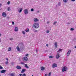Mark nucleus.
Here are the masks:
<instances>
[{
  "label": "nucleus",
  "mask_w": 76,
  "mask_h": 76,
  "mask_svg": "<svg viewBox=\"0 0 76 76\" xmlns=\"http://www.w3.org/2000/svg\"><path fill=\"white\" fill-rule=\"evenodd\" d=\"M0 42H1V39H0Z\"/></svg>",
  "instance_id": "55"
},
{
  "label": "nucleus",
  "mask_w": 76,
  "mask_h": 76,
  "mask_svg": "<svg viewBox=\"0 0 76 76\" xmlns=\"http://www.w3.org/2000/svg\"><path fill=\"white\" fill-rule=\"evenodd\" d=\"M22 33L24 34L25 35V31H22Z\"/></svg>",
  "instance_id": "28"
},
{
  "label": "nucleus",
  "mask_w": 76,
  "mask_h": 76,
  "mask_svg": "<svg viewBox=\"0 0 76 76\" xmlns=\"http://www.w3.org/2000/svg\"><path fill=\"white\" fill-rule=\"evenodd\" d=\"M63 1L64 3H67V0H63Z\"/></svg>",
  "instance_id": "22"
},
{
  "label": "nucleus",
  "mask_w": 76,
  "mask_h": 76,
  "mask_svg": "<svg viewBox=\"0 0 76 76\" xmlns=\"http://www.w3.org/2000/svg\"><path fill=\"white\" fill-rule=\"evenodd\" d=\"M60 5H61V3L60 2H59L58 5V6H60Z\"/></svg>",
  "instance_id": "26"
},
{
  "label": "nucleus",
  "mask_w": 76,
  "mask_h": 76,
  "mask_svg": "<svg viewBox=\"0 0 76 76\" xmlns=\"http://www.w3.org/2000/svg\"><path fill=\"white\" fill-rule=\"evenodd\" d=\"M55 45L56 48L57 47V42H56L55 43Z\"/></svg>",
  "instance_id": "19"
},
{
  "label": "nucleus",
  "mask_w": 76,
  "mask_h": 76,
  "mask_svg": "<svg viewBox=\"0 0 76 76\" xmlns=\"http://www.w3.org/2000/svg\"><path fill=\"white\" fill-rule=\"evenodd\" d=\"M57 67V65L56 64H53L52 65V68H55V67Z\"/></svg>",
  "instance_id": "4"
},
{
  "label": "nucleus",
  "mask_w": 76,
  "mask_h": 76,
  "mask_svg": "<svg viewBox=\"0 0 76 76\" xmlns=\"http://www.w3.org/2000/svg\"><path fill=\"white\" fill-rule=\"evenodd\" d=\"M6 60H7V61H8V60H9V59H8V58H6Z\"/></svg>",
  "instance_id": "47"
},
{
  "label": "nucleus",
  "mask_w": 76,
  "mask_h": 76,
  "mask_svg": "<svg viewBox=\"0 0 76 76\" xmlns=\"http://www.w3.org/2000/svg\"><path fill=\"white\" fill-rule=\"evenodd\" d=\"M2 16L4 17H6L7 15L5 12H3L2 14Z\"/></svg>",
  "instance_id": "8"
},
{
  "label": "nucleus",
  "mask_w": 76,
  "mask_h": 76,
  "mask_svg": "<svg viewBox=\"0 0 76 76\" xmlns=\"http://www.w3.org/2000/svg\"><path fill=\"white\" fill-rule=\"evenodd\" d=\"M20 47V48H21V47Z\"/></svg>",
  "instance_id": "59"
},
{
  "label": "nucleus",
  "mask_w": 76,
  "mask_h": 76,
  "mask_svg": "<svg viewBox=\"0 0 76 76\" xmlns=\"http://www.w3.org/2000/svg\"><path fill=\"white\" fill-rule=\"evenodd\" d=\"M23 60V61L25 62L28 61V58L26 57H24L22 58Z\"/></svg>",
  "instance_id": "2"
},
{
  "label": "nucleus",
  "mask_w": 76,
  "mask_h": 76,
  "mask_svg": "<svg viewBox=\"0 0 76 76\" xmlns=\"http://www.w3.org/2000/svg\"><path fill=\"white\" fill-rule=\"evenodd\" d=\"M11 50V47H9L8 49V51H10Z\"/></svg>",
  "instance_id": "24"
},
{
  "label": "nucleus",
  "mask_w": 76,
  "mask_h": 76,
  "mask_svg": "<svg viewBox=\"0 0 76 76\" xmlns=\"http://www.w3.org/2000/svg\"><path fill=\"white\" fill-rule=\"evenodd\" d=\"M20 10L19 11H18V12L19 13H20L21 12H22V11L23 9L21 8L20 9H19V10Z\"/></svg>",
  "instance_id": "18"
},
{
  "label": "nucleus",
  "mask_w": 76,
  "mask_h": 76,
  "mask_svg": "<svg viewBox=\"0 0 76 76\" xmlns=\"http://www.w3.org/2000/svg\"><path fill=\"white\" fill-rule=\"evenodd\" d=\"M75 0H71V1H75Z\"/></svg>",
  "instance_id": "45"
},
{
  "label": "nucleus",
  "mask_w": 76,
  "mask_h": 76,
  "mask_svg": "<svg viewBox=\"0 0 76 76\" xmlns=\"http://www.w3.org/2000/svg\"><path fill=\"white\" fill-rule=\"evenodd\" d=\"M29 56V54H27L26 55V56Z\"/></svg>",
  "instance_id": "49"
},
{
  "label": "nucleus",
  "mask_w": 76,
  "mask_h": 76,
  "mask_svg": "<svg viewBox=\"0 0 76 76\" xmlns=\"http://www.w3.org/2000/svg\"><path fill=\"white\" fill-rule=\"evenodd\" d=\"M12 25H14L15 24V22H14L12 21Z\"/></svg>",
  "instance_id": "38"
},
{
  "label": "nucleus",
  "mask_w": 76,
  "mask_h": 76,
  "mask_svg": "<svg viewBox=\"0 0 76 76\" xmlns=\"http://www.w3.org/2000/svg\"><path fill=\"white\" fill-rule=\"evenodd\" d=\"M13 38H11L10 39V40H13Z\"/></svg>",
  "instance_id": "40"
},
{
  "label": "nucleus",
  "mask_w": 76,
  "mask_h": 76,
  "mask_svg": "<svg viewBox=\"0 0 76 76\" xmlns=\"http://www.w3.org/2000/svg\"><path fill=\"white\" fill-rule=\"evenodd\" d=\"M46 33H47V34H48V33H49V31L47 30L46 31Z\"/></svg>",
  "instance_id": "37"
},
{
  "label": "nucleus",
  "mask_w": 76,
  "mask_h": 76,
  "mask_svg": "<svg viewBox=\"0 0 76 76\" xmlns=\"http://www.w3.org/2000/svg\"><path fill=\"white\" fill-rule=\"evenodd\" d=\"M10 7H8L7 8V10H8V11H10Z\"/></svg>",
  "instance_id": "21"
},
{
  "label": "nucleus",
  "mask_w": 76,
  "mask_h": 76,
  "mask_svg": "<svg viewBox=\"0 0 76 76\" xmlns=\"http://www.w3.org/2000/svg\"><path fill=\"white\" fill-rule=\"evenodd\" d=\"M8 63H9V62H8V61H6L5 62L6 64H8Z\"/></svg>",
  "instance_id": "29"
},
{
  "label": "nucleus",
  "mask_w": 76,
  "mask_h": 76,
  "mask_svg": "<svg viewBox=\"0 0 76 76\" xmlns=\"http://www.w3.org/2000/svg\"><path fill=\"white\" fill-rule=\"evenodd\" d=\"M16 68L17 69H18L19 70H20L21 69H22V67L19 65H17L16 66Z\"/></svg>",
  "instance_id": "9"
},
{
  "label": "nucleus",
  "mask_w": 76,
  "mask_h": 76,
  "mask_svg": "<svg viewBox=\"0 0 76 76\" xmlns=\"http://www.w3.org/2000/svg\"><path fill=\"white\" fill-rule=\"evenodd\" d=\"M67 67L66 66H64L62 69V72H64V71H67Z\"/></svg>",
  "instance_id": "3"
},
{
  "label": "nucleus",
  "mask_w": 76,
  "mask_h": 76,
  "mask_svg": "<svg viewBox=\"0 0 76 76\" xmlns=\"http://www.w3.org/2000/svg\"><path fill=\"white\" fill-rule=\"evenodd\" d=\"M1 34L0 33V37H1Z\"/></svg>",
  "instance_id": "54"
},
{
  "label": "nucleus",
  "mask_w": 76,
  "mask_h": 76,
  "mask_svg": "<svg viewBox=\"0 0 76 76\" xmlns=\"http://www.w3.org/2000/svg\"><path fill=\"white\" fill-rule=\"evenodd\" d=\"M8 75L10 76H15V74L14 73H10L8 74Z\"/></svg>",
  "instance_id": "6"
},
{
  "label": "nucleus",
  "mask_w": 76,
  "mask_h": 76,
  "mask_svg": "<svg viewBox=\"0 0 76 76\" xmlns=\"http://www.w3.org/2000/svg\"><path fill=\"white\" fill-rule=\"evenodd\" d=\"M19 75H20V76H22V74H19Z\"/></svg>",
  "instance_id": "44"
},
{
  "label": "nucleus",
  "mask_w": 76,
  "mask_h": 76,
  "mask_svg": "<svg viewBox=\"0 0 76 76\" xmlns=\"http://www.w3.org/2000/svg\"><path fill=\"white\" fill-rule=\"evenodd\" d=\"M70 53H71V50H69L67 52V56H68V57H69V55H70Z\"/></svg>",
  "instance_id": "5"
},
{
  "label": "nucleus",
  "mask_w": 76,
  "mask_h": 76,
  "mask_svg": "<svg viewBox=\"0 0 76 76\" xmlns=\"http://www.w3.org/2000/svg\"><path fill=\"white\" fill-rule=\"evenodd\" d=\"M45 76H47V74H46L45 75Z\"/></svg>",
  "instance_id": "48"
},
{
  "label": "nucleus",
  "mask_w": 76,
  "mask_h": 76,
  "mask_svg": "<svg viewBox=\"0 0 76 76\" xmlns=\"http://www.w3.org/2000/svg\"><path fill=\"white\" fill-rule=\"evenodd\" d=\"M21 64H23V65H24V64H25V63L21 62Z\"/></svg>",
  "instance_id": "35"
},
{
  "label": "nucleus",
  "mask_w": 76,
  "mask_h": 76,
  "mask_svg": "<svg viewBox=\"0 0 76 76\" xmlns=\"http://www.w3.org/2000/svg\"><path fill=\"white\" fill-rule=\"evenodd\" d=\"M3 68L1 65H0V69H3Z\"/></svg>",
  "instance_id": "32"
},
{
  "label": "nucleus",
  "mask_w": 76,
  "mask_h": 76,
  "mask_svg": "<svg viewBox=\"0 0 76 76\" xmlns=\"http://www.w3.org/2000/svg\"><path fill=\"white\" fill-rule=\"evenodd\" d=\"M36 52L37 53H38V50L37 49H36Z\"/></svg>",
  "instance_id": "41"
},
{
  "label": "nucleus",
  "mask_w": 76,
  "mask_h": 76,
  "mask_svg": "<svg viewBox=\"0 0 76 76\" xmlns=\"http://www.w3.org/2000/svg\"><path fill=\"white\" fill-rule=\"evenodd\" d=\"M41 70H42V71H43L44 70H45V68H44V67L42 66L41 68Z\"/></svg>",
  "instance_id": "15"
},
{
  "label": "nucleus",
  "mask_w": 76,
  "mask_h": 76,
  "mask_svg": "<svg viewBox=\"0 0 76 76\" xmlns=\"http://www.w3.org/2000/svg\"><path fill=\"white\" fill-rule=\"evenodd\" d=\"M50 23V22H47V23Z\"/></svg>",
  "instance_id": "52"
},
{
  "label": "nucleus",
  "mask_w": 76,
  "mask_h": 76,
  "mask_svg": "<svg viewBox=\"0 0 76 76\" xmlns=\"http://www.w3.org/2000/svg\"><path fill=\"white\" fill-rule=\"evenodd\" d=\"M11 64H12V65H13V64H13V63L12 62Z\"/></svg>",
  "instance_id": "46"
},
{
  "label": "nucleus",
  "mask_w": 76,
  "mask_h": 76,
  "mask_svg": "<svg viewBox=\"0 0 76 76\" xmlns=\"http://www.w3.org/2000/svg\"><path fill=\"white\" fill-rule=\"evenodd\" d=\"M7 4H10V1H8L7 3Z\"/></svg>",
  "instance_id": "36"
},
{
  "label": "nucleus",
  "mask_w": 76,
  "mask_h": 76,
  "mask_svg": "<svg viewBox=\"0 0 76 76\" xmlns=\"http://www.w3.org/2000/svg\"><path fill=\"white\" fill-rule=\"evenodd\" d=\"M37 12V13H39V11H38Z\"/></svg>",
  "instance_id": "51"
},
{
  "label": "nucleus",
  "mask_w": 76,
  "mask_h": 76,
  "mask_svg": "<svg viewBox=\"0 0 76 76\" xmlns=\"http://www.w3.org/2000/svg\"><path fill=\"white\" fill-rule=\"evenodd\" d=\"M25 71H26V69H23L21 71L22 73H24Z\"/></svg>",
  "instance_id": "17"
},
{
  "label": "nucleus",
  "mask_w": 76,
  "mask_h": 76,
  "mask_svg": "<svg viewBox=\"0 0 76 76\" xmlns=\"http://www.w3.org/2000/svg\"><path fill=\"white\" fill-rule=\"evenodd\" d=\"M18 28L17 27H15V32H17V31H18Z\"/></svg>",
  "instance_id": "12"
},
{
  "label": "nucleus",
  "mask_w": 76,
  "mask_h": 76,
  "mask_svg": "<svg viewBox=\"0 0 76 76\" xmlns=\"http://www.w3.org/2000/svg\"><path fill=\"white\" fill-rule=\"evenodd\" d=\"M22 76H26V74L25 73L23 74Z\"/></svg>",
  "instance_id": "34"
},
{
  "label": "nucleus",
  "mask_w": 76,
  "mask_h": 76,
  "mask_svg": "<svg viewBox=\"0 0 76 76\" xmlns=\"http://www.w3.org/2000/svg\"><path fill=\"white\" fill-rule=\"evenodd\" d=\"M60 58V54L58 53H57V55L56 56V58L58 59V58Z\"/></svg>",
  "instance_id": "7"
},
{
  "label": "nucleus",
  "mask_w": 76,
  "mask_h": 76,
  "mask_svg": "<svg viewBox=\"0 0 76 76\" xmlns=\"http://www.w3.org/2000/svg\"><path fill=\"white\" fill-rule=\"evenodd\" d=\"M37 30H35V32H37Z\"/></svg>",
  "instance_id": "56"
},
{
  "label": "nucleus",
  "mask_w": 76,
  "mask_h": 76,
  "mask_svg": "<svg viewBox=\"0 0 76 76\" xmlns=\"http://www.w3.org/2000/svg\"><path fill=\"white\" fill-rule=\"evenodd\" d=\"M62 51V50L61 49H60L58 50L57 51V52H60V51Z\"/></svg>",
  "instance_id": "25"
},
{
  "label": "nucleus",
  "mask_w": 76,
  "mask_h": 76,
  "mask_svg": "<svg viewBox=\"0 0 76 76\" xmlns=\"http://www.w3.org/2000/svg\"><path fill=\"white\" fill-rule=\"evenodd\" d=\"M46 46H48V44L46 45Z\"/></svg>",
  "instance_id": "50"
},
{
  "label": "nucleus",
  "mask_w": 76,
  "mask_h": 76,
  "mask_svg": "<svg viewBox=\"0 0 76 76\" xmlns=\"http://www.w3.org/2000/svg\"><path fill=\"white\" fill-rule=\"evenodd\" d=\"M6 72V70H2L1 71V73H5V72Z\"/></svg>",
  "instance_id": "11"
},
{
  "label": "nucleus",
  "mask_w": 76,
  "mask_h": 76,
  "mask_svg": "<svg viewBox=\"0 0 76 76\" xmlns=\"http://www.w3.org/2000/svg\"><path fill=\"white\" fill-rule=\"evenodd\" d=\"M39 21V20L38 19H37V18H35L34 19V22H38V21Z\"/></svg>",
  "instance_id": "14"
},
{
  "label": "nucleus",
  "mask_w": 76,
  "mask_h": 76,
  "mask_svg": "<svg viewBox=\"0 0 76 76\" xmlns=\"http://www.w3.org/2000/svg\"><path fill=\"white\" fill-rule=\"evenodd\" d=\"M31 76H34V75H32Z\"/></svg>",
  "instance_id": "58"
},
{
  "label": "nucleus",
  "mask_w": 76,
  "mask_h": 76,
  "mask_svg": "<svg viewBox=\"0 0 76 76\" xmlns=\"http://www.w3.org/2000/svg\"><path fill=\"white\" fill-rule=\"evenodd\" d=\"M31 11H34V9H33V8H31Z\"/></svg>",
  "instance_id": "39"
},
{
  "label": "nucleus",
  "mask_w": 76,
  "mask_h": 76,
  "mask_svg": "<svg viewBox=\"0 0 76 76\" xmlns=\"http://www.w3.org/2000/svg\"><path fill=\"white\" fill-rule=\"evenodd\" d=\"M51 72H50L49 74H48V76H51Z\"/></svg>",
  "instance_id": "30"
},
{
  "label": "nucleus",
  "mask_w": 76,
  "mask_h": 76,
  "mask_svg": "<svg viewBox=\"0 0 76 76\" xmlns=\"http://www.w3.org/2000/svg\"><path fill=\"white\" fill-rule=\"evenodd\" d=\"M1 6H2V4H0V7H1Z\"/></svg>",
  "instance_id": "42"
},
{
  "label": "nucleus",
  "mask_w": 76,
  "mask_h": 76,
  "mask_svg": "<svg viewBox=\"0 0 76 76\" xmlns=\"http://www.w3.org/2000/svg\"><path fill=\"white\" fill-rule=\"evenodd\" d=\"M56 23H57V22H54L53 23V25H56Z\"/></svg>",
  "instance_id": "27"
},
{
  "label": "nucleus",
  "mask_w": 76,
  "mask_h": 76,
  "mask_svg": "<svg viewBox=\"0 0 76 76\" xmlns=\"http://www.w3.org/2000/svg\"><path fill=\"white\" fill-rule=\"evenodd\" d=\"M72 41H76V38H74V39L72 40Z\"/></svg>",
  "instance_id": "33"
},
{
  "label": "nucleus",
  "mask_w": 76,
  "mask_h": 76,
  "mask_svg": "<svg viewBox=\"0 0 76 76\" xmlns=\"http://www.w3.org/2000/svg\"><path fill=\"white\" fill-rule=\"evenodd\" d=\"M33 27L34 28L36 29L39 28V24L38 23H36L33 24Z\"/></svg>",
  "instance_id": "1"
},
{
  "label": "nucleus",
  "mask_w": 76,
  "mask_h": 76,
  "mask_svg": "<svg viewBox=\"0 0 76 76\" xmlns=\"http://www.w3.org/2000/svg\"><path fill=\"white\" fill-rule=\"evenodd\" d=\"M25 31L26 32H28L29 31V30L28 28H26V29Z\"/></svg>",
  "instance_id": "16"
},
{
  "label": "nucleus",
  "mask_w": 76,
  "mask_h": 76,
  "mask_svg": "<svg viewBox=\"0 0 76 76\" xmlns=\"http://www.w3.org/2000/svg\"><path fill=\"white\" fill-rule=\"evenodd\" d=\"M17 51H20V49L19 48V46H17Z\"/></svg>",
  "instance_id": "13"
},
{
  "label": "nucleus",
  "mask_w": 76,
  "mask_h": 76,
  "mask_svg": "<svg viewBox=\"0 0 76 76\" xmlns=\"http://www.w3.org/2000/svg\"><path fill=\"white\" fill-rule=\"evenodd\" d=\"M10 19V18H9V17H7V19Z\"/></svg>",
  "instance_id": "43"
},
{
  "label": "nucleus",
  "mask_w": 76,
  "mask_h": 76,
  "mask_svg": "<svg viewBox=\"0 0 76 76\" xmlns=\"http://www.w3.org/2000/svg\"><path fill=\"white\" fill-rule=\"evenodd\" d=\"M74 30V28H72L70 29L71 31H73Z\"/></svg>",
  "instance_id": "31"
},
{
  "label": "nucleus",
  "mask_w": 76,
  "mask_h": 76,
  "mask_svg": "<svg viewBox=\"0 0 76 76\" xmlns=\"http://www.w3.org/2000/svg\"><path fill=\"white\" fill-rule=\"evenodd\" d=\"M49 58H53V56H50Z\"/></svg>",
  "instance_id": "23"
},
{
  "label": "nucleus",
  "mask_w": 76,
  "mask_h": 76,
  "mask_svg": "<svg viewBox=\"0 0 76 76\" xmlns=\"http://www.w3.org/2000/svg\"><path fill=\"white\" fill-rule=\"evenodd\" d=\"M75 48H76V46L75 47Z\"/></svg>",
  "instance_id": "57"
},
{
  "label": "nucleus",
  "mask_w": 76,
  "mask_h": 76,
  "mask_svg": "<svg viewBox=\"0 0 76 76\" xmlns=\"http://www.w3.org/2000/svg\"><path fill=\"white\" fill-rule=\"evenodd\" d=\"M24 11V13L25 14V15H26L28 13V9H26Z\"/></svg>",
  "instance_id": "10"
},
{
  "label": "nucleus",
  "mask_w": 76,
  "mask_h": 76,
  "mask_svg": "<svg viewBox=\"0 0 76 76\" xmlns=\"http://www.w3.org/2000/svg\"><path fill=\"white\" fill-rule=\"evenodd\" d=\"M64 14L65 15H67V14L65 13H64Z\"/></svg>",
  "instance_id": "53"
},
{
  "label": "nucleus",
  "mask_w": 76,
  "mask_h": 76,
  "mask_svg": "<svg viewBox=\"0 0 76 76\" xmlns=\"http://www.w3.org/2000/svg\"><path fill=\"white\" fill-rule=\"evenodd\" d=\"M25 67H26L27 69H29V66H28V65H27L26 64H25Z\"/></svg>",
  "instance_id": "20"
}]
</instances>
